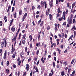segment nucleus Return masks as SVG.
<instances>
[{
    "label": "nucleus",
    "mask_w": 76,
    "mask_h": 76,
    "mask_svg": "<svg viewBox=\"0 0 76 76\" xmlns=\"http://www.w3.org/2000/svg\"><path fill=\"white\" fill-rule=\"evenodd\" d=\"M72 19H70V20H69V18H68L67 21H68V23L69 25H71L72 23Z\"/></svg>",
    "instance_id": "obj_1"
},
{
    "label": "nucleus",
    "mask_w": 76,
    "mask_h": 76,
    "mask_svg": "<svg viewBox=\"0 0 76 76\" xmlns=\"http://www.w3.org/2000/svg\"><path fill=\"white\" fill-rule=\"evenodd\" d=\"M61 1L62 3H63L64 2V0H56V4H57L58 3V2H59V3H60Z\"/></svg>",
    "instance_id": "obj_2"
},
{
    "label": "nucleus",
    "mask_w": 76,
    "mask_h": 76,
    "mask_svg": "<svg viewBox=\"0 0 76 76\" xmlns=\"http://www.w3.org/2000/svg\"><path fill=\"white\" fill-rule=\"evenodd\" d=\"M51 73H49V76H53V75H54V71H53V70L52 69L51 70Z\"/></svg>",
    "instance_id": "obj_3"
},
{
    "label": "nucleus",
    "mask_w": 76,
    "mask_h": 76,
    "mask_svg": "<svg viewBox=\"0 0 76 76\" xmlns=\"http://www.w3.org/2000/svg\"><path fill=\"white\" fill-rule=\"evenodd\" d=\"M58 13L57 14V16H56V18H57L58 17H59L60 16V13H61V11L60 10L59 11H58Z\"/></svg>",
    "instance_id": "obj_4"
},
{
    "label": "nucleus",
    "mask_w": 76,
    "mask_h": 76,
    "mask_svg": "<svg viewBox=\"0 0 76 76\" xmlns=\"http://www.w3.org/2000/svg\"><path fill=\"white\" fill-rule=\"evenodd\" d=\"M50 13V9H48V10H47L46 11V15H47L48 16V15H49V13ZM48 14V15H47Z\"/></svg>",
    "instance_id": "obj_5"
},
{
    "label": "nucleus",
    "mask_w": 76,
    "mask_h": 76,
    "mask_svg": "<svg viewBox=\"0 0 76 76\" xmlns=\"http://www.w3.org/2000/svg\"><path fill=\"white\" fill-rule=\"evenodd\" d=\"M26 34H24V35H23L22 39L24 40H26V38H25L26 37Z\"/></svg>",
    "instance_id": "obj_6"
},
{
    "label": "nucleus",
    "mask_w": 76,
    "mask_h": 76,
    "mask_svg": "<svg viewBox=\"0 0 76 76\" xmlns=\"http://www.w3.org/2000/svg\"><path fill=\"white\" fill-rule=\"evenodd\" d=\"M4 59L5 60V59H6L7 57H6V51H5L4 53V57H3Z\"/></svg>",
    "instance_id": "obj_7"
},
{
    "label": "nucleus",
    "mask_w": 76,
    "mask_h": 76,
    "mask_svg": "<svg viewBox=\"0 0 76 76\" xmlns=\"http://www.w3.org/2000/svg\"><path fill=\"white\" fill-rule=\"evenodd\" d=\"M11 30L12 32H15V28L14 26L12 27Z\"/></svg>",
    "instance_id": "obj_8"
},
{
    "label": "nucleus",
    "mask_w": 76,
    "mask_h": 76,
    "mask_svg": "<svg viewBox=\"0 0 76 76\" xmlns=\"http://www.w3.org/2000/svg\"><path fill=\"white\" fill-rule=\"evenodd\" d=\"M52 44V45H51V48H53V46H54V47H56V43Z\"/></svg>",
    "instance_id": "obj_9"
},
{
    "label": "nucleus",
    "mask_w": 76,
    "mask_h": 76,
    "mask_svg": "<svg viewBox=\"0 0 76 76\" xmlns=\"http://www.w3.org/2000/svg\"><path fill=\"white\" fill-rule=\"evenodd\" d=\"M1 48H3V46H4V42H2L1 43Z\"/></svg>",
    "instance_id": "obj_10"
},
{
    "label": "nucleus",
    "mask_w": 76,
    "mask_h": 76,
    "mask_svg": "<svg viewBox=\"0 0 76 76\" xmlns=\"http://www.w3.org/2000/svg\"><path fill=\"white\" fill-rule=\"evenodd\" d=\"M56 41H57V44L58 45L59 44V42H60V39H56Z\"/></svg>",
    "instance_id": "obj_11"
},
{
    "label": "nucleus",
    "mask_w": 76,
    "mask_h": 76,
    "mask_svg": "<svg viewBox=\"0 0 76 76\" xmlns=\"http://www.w3.org/2000/svg\"><path fill=\"white\" fill-rule=\"evenodd\" d=\"M29 64H26V70L28 71L29 70Z\"/></svg>",
    "instance_id": "obj_12"
},
{
    "label": "nucleus",
    "mask_w": 76,
    "mask_h": 76,
    "mask_svg": "<svg viewBox=\"0 0 76 76\" xmlns=\"http://www.w3.org/2000/svg\"><path fill=\"white\" fill-rule=\"evenodd\" d=\"M50 42L51 43V44H53V39L52 38V37H50Z\"/></svg>",
    "instance_id": "obj_13"
},
{
    "label": "nucleus",
    "mask_w": 76,
    "mask_h": 76,
    "mask_svg": "<svg viewBox=\"0 0 76 76\" xmlns=\"http://www.w3.org/2000/svg\"><path fill=\"white\" fill-rule=\"evenodd\" d=\"M4 47L5 48L6 47V46H7V42L6 41V40H4Z\"/></svg>",
    "instance_id": "obj_14"
},
{
    "label": "nucleus",
    "mask_w": 76,
    "mask_h": 76,
    "mask_svg": "<svg viewBox=\"0 0 76 76\" xmlns=\"http://www.w3.org/2000/svg\"><path fill=\"white\" fill-rule=\"evenodd\" d=\"M29 38H30V41H32L33 38L32 35H31L29 36Z\"/></svg>",
    "instance_id": "obj_15"
},
{
    "label": "nucleus",
    "mask_w": 76,
    "mask_h": 76,
    "mask_svg": "<svg viewBox=\"0 0 76 76\" xmlns=\"http://www.w3.org/2000/svg\"><path fill=\"white\" fill-rule=\"evenodd\" d=\"M41 60L42 62L43 63H44V62H45V61H44V58H43V57H42V58H41Z\"/></svg>",
    "instance_id": "obj_16"
},
{
    "label": "nucleus",
    "mask_w": 76,
    "mask_h": 76,
    "mask_svg": "<svg viewBox=\"0 0 76 76\" xmlns=\"http://www.w3.org/2000/svg\"><path fill=\"white\" fill-rule=\"evenodd\" d=\"M22 10H20L19 11V15H22Z\"/></svg>",
    "instance_id": "obj_17"
},
{
    "label": "nucleus",
    "mask_w": 76,
    "mask_h": 76,
    "mask_svg": "<svg viewBox=\"0 0 76 76\" xmlns=\"http://www.w3.org/2000/svg\"><path fill=\"white\" fill-rule=\"evenodd\" d=\"M63 64L64 65V66H66V65L67 64V61H65L64 62Z\"/></svg>",
    "instance_id": "obj_18"
},
{
    "label": "nucleus",
    "mask_w": 76,
    "mask_h": 76,
    "mask_svg": "<svg viewBox=\"0 0 76 76\" xmlns=\"http://www.w3.org/2000/svg\"><path fill=\"white\" fill-rule=\"evenodd\" d=\"M44 25V21H42L40 23V26H42Z\"/></svg>",
    "instance_id": "obj_19"
},
{
    "label": "nucleus",
    "mask_w": 76,
    "mask_h": 76,
    "mask_svg": "<svg viewBox=\"0 0 76 76\" xmlns=\"http://www.w3.org/2000/svg\"><path fill=\"white\" fill-rule=\"evenodd\" d=\"M49 19H50V20H52V15H51V14H49Z\"/></svg>",
    "instance_id": "obj_20"
},
{
    "label": "nucleus",
    "mask_w": 76,
    "mask_h": 76,
    "mask_svg": "<svg viewBox=\"0 0 76 76\" xmlns=\"http://www.w3.org/2000/svg\"><path fill=\"white\" fill-rule=\"evenodd\" d=\"M66 13V12H65V11H64L63 12V15H62V16H63V17L66 16V15H65Z\"/></svg>",
    "instance_id": "obj_21"
},
{
    "label": "nucleus",
    "mask_w": 76,
    "mask_h": 76,
    "mask_svg": "<svg viewBox=\"0 0 76 76\" xmlns=\"http://www.w3.org/2000/svg\"><path fill=\"white\" fill-rule=\"evenodd\" d=\"M61 75L62 76H64V75H65V74H64V72L62 71V72H61Z\"/></svg>",
    "instance_id": "obj_22"
},
{
    "label": "nucleus",
    "mask_w": 76,
    "mask_h": 76,
    "mask_svg": "<svg viewBox=\"0 0 76 76\" xmlns=\"http://www.w3.org/2000/svg\"><path fill=\"white\" fill-rule=\"evenodd\" d=\"M73 29H74V30H76V28L75 27V26H73L72 28L71 29V30H73Z\"/></svg>",
    "instance_id": "obj_23"
},
{
    "label": "nucleus",
    "mask_w": 76,
    "mask_h": 76,
    "mask_svg": "<svg viewBox=\"0 0 76 76\" xmlns=\"http://www.w3.org/2000/svg\"><path fill=\"white\" fill-rule=\"evenodd\" d=\"M26 42V41L25 40H23L22 41V43L23 45H25V43Z\"/></svg>",
    "instance_id": "obj_24"
},
{
    "label": "nucleus",
    "mask_w": 76,
    "mask_h": 76,
    "mask_svg": "<svg viewBox=\"0 0 76 76\" xmlns=\"http://www.w3.org/2000/svg\"><path fill=\"white\" fill-rule=\"evenodd\" d=\"M71 70H72V69L71 68L68 69V73H69V74H70V71H71Z\"/></svg>",
    "instance_id": "obj_25"
},
{
    "label": "nucleus",
    "mask_w": 76,
    "mask_h": 76,
    "mask_svg": "<svg viewBox=\"0 0 76 76\" xmlns=\"http://www.w3.org/2000/svg\"><path fill=\"white\" fill-rule=\"evenodd\" d=\"M53 67L55 68V66H56V63H55V62H53Z\"/></svg>",
    "instance_id": "obj_26"
},
{
    "label": "nucleus",
    "mask_w": 76,
    "mask_h": 76,
    "mask_svg": "<svg viewBox=\"0 0 76 76\" xmlns=\"http://www.w3.org/2000/svg\"><path fill=\"white\" fill-rule=\"evenodd\" d=\"M67 7H71V6L70 5V3L68 2L67 3Z\"/></svg>",
    "instance_id": "obj_27"
},
{
    "label": "nucleus",
    "mask_w": 76,
    "mask_h": 76,
    "mask_svg": "<svg viewBox=\"0 0 76 76\" xmlns=\"http://www.w3.org/2000/svg\"><path fill=\"white\" fill-rule=\"evenodd\" d=\"M57 51H58L59 54H60L61 53H60V52L61 51V50H60V49H58V48H57Z\"/></svg>",
    "instance_id": "obj_28"
},
{
    "label": "nucleus",
    "mask_w": 76,
    "mask_h": 76,
    "mask_svg": "<svg viewBox=\"0 0 76 76\" xmlns=\"http://www.w3.org/2000/svg\"><path fill=\"white\" fill-rule=\"evenodd\" d=\"M41 5L43 7V6L44 5V2L43 1H41Z\"/></svg>",
    "instance_id": "obj_29"
},
{
    "label": "nucleus",
    "mask_w": 76,
    "mask_h": 76,
    "mask_svg": "<svg viewBox=\"0 0 76 76\" xmlns=\"http://www.w3.org/2000/svg\"><path fill=\"white\" fill-rule=\"evenodd\" d=\"M64 33H62L61 37L63 38H64Z\"/></svg>",
    "instance_id": "obj_30"
},
{
    "label": "nucleus",
    "mask_w": 76,
    "mask_h": 76,
    "mask_svg": "<svg viewBox=\"0 0 76 76\" xmlns=\"http://www.w3.org/2000/svg\"><path fill=\"white\" fill-rule=\"evenodd\" d=\"M63 20V17H61V18H58L59 21H61Z\"/></svg>",
    "instance_id": "obj_31"
},
{
    "label": "nucleus",
    "mask_w": 76,
    "mask_h": 76,
    "mask_svg": "<svg viewBox=\"0 0 76 76\" xmlns=\"http://www.w3.org/2000/svg\"><path fill=\"white\" fill-rule=\"evenodd\" d=\"M19 38H18V39H20V37H21V34L20 33V34H19Z\"/></svg>",
    "instance_id": "obj_32"
},
{
    "label": "nucleus",
    "mask_w": 76,
    "mask_h": 76,
    "mask_svg": "<svg viewBox=\"0 0 76 76\" xmlns=\"http://www.w3.org/2000/svg\"><path fill=\"white\" fill-rule=\"evenodd\" d=\"M73 18V14H71L70 15V19H72Z\"/></svg>",
    "instance_id": "obj_33"
},
{
    "label": "nucleus",
    "mask_w": 76,
    "mask_h": 76,
    "mask_svg": "<svg viewBox=\"0 0 76 76\" xmlns=\"http://www.w3.org/2000/svg\"><path fill=\"white\" fill-rule=\"evenodd\" d=\"M74 61H75V59H73L72 60V61L71 62V64H73V63H74Z\"/></svg>",
    "instance_id": "obj_34"
},
{
    "label": "nucleus",
    "mask_w": 76,
    "mask_h": 76,
    "mask_svg": "<svg viewBox=\"0 0 76 76\" xmlns=\"http://www.w3.org/2000/svg\"><path fill=\"white\" fill-rule=\"evenodd\" d=\"M15 51V49H12L11 53H13L14 51Z\"/></svg>",
    "instance_id": "obj_35"
},
{
    "label": "nucleus",
    "mask_w": 76,
    "mask_h": 76,
    "mask_svg": "<svg viewBox=\"0 0 76 76\" xmlns=\"http://www.w3.org/2000/svg\"><path fill=\"white\" fill-rule=\"evenodd\" d=\"M76 31H74V37H76Z\"/></svg>",
    "instance_id": "obj_36"
},
{
    "label": "nucleus",
    "mask_w": 76,
    "mask_h": 76,
    "mask_svg": "<svg viewBox=\"0 0 76 76\" xmlns=\"http://www.w3.org/2000/svg\"><path fill=\"white\" fill-rule=\"evenodd\" d=\"M14 18H16V12H15L14 14Z\"/></svg>",
    "instance_id": "obj_37"
},
{
    "label": "nucleus",
    "mask_w": 76,
    "mask_h": 76,
    "mask_svg": "<svg viewBox=\"0 0 76 76\" xmlns=\"http://www.w3.org/2000/svg\"><path fill=\"white\" fill-rule=\"evenodd\" d=\"M16 36H15L14 38H12V40H13V41H15L16 40Z\"/></svg>",
    "instance_id": "obj_38"
},
{
    "label": "nucleus",
    "mask_w": 76,
    "mask_h": 76,
    "mask_svg": "<svg viewBox=\"0 0 76 76\" xmlns=\"http://www.w3.org/2000/svg\"><path fill=\"white\" fill-rule=\"evenodd\" d=\"M26 18V17H25L23 16V17L22 18V22H23V21H24L25 18Z\"/></svg>",
    "instance_id": "obj_39"
},
{
    "label": "nucleus",
    "mask_w": 76,
    "mask_h": 76,
    "mask_svg": "<svg viewBox=\"0 0 76 76\" xmlns=\"http://www.w3.org/2000/svg\"><path fill=\"white\" fill-rule=\"evenodd\" d=\"M12 66H13V67L15 69V68L16 67V65H15V64H13L12 65Z\"/></svg>",
    "instance_id": "obj_40"
},
{
    "label": "nucleus",
    "mask_w": 76,
    "mask_h": 76,
    "mask_svg": "<svg viewBox=\"0 0 76 76\" xmlns=\"http://www.w3.org/2000/svg\"><path fill=\"white\" fill-rule=\"evenodd\" d=\"M31 60V58L30 57L28 59V63H29V61Z\"/></svg>",
    "instance_id": "obj_41"
},
{
    "label": "nucleus",
    "mask_w": 76,
    "mask_h": 76,
    "mask_svg": "<svg viewBox=\"0 0 76 76\" xmlns=\"http://www.w3.org/2000/svg\"><path fill=\"white\" fill-rule=\"evenodd\" d=\"M44 3L45 4V8H47V3H46V2H44Z\"/></svg>",
    "instance_id": "obj_42"
},
{
    "label": "nucleus",
    "mask_w": 76,
    "mask_h": 76,
    "mask_svg": "<svg viewBox=\"0 0 76 76\" xmlns=\"http://www.w3.org/2000/svg\"><path fill=\"white\" fill-rule=\"evenodd\" d=\"M37 58H37V57H35L34 58V60L36 61H37Z\"/></svg>",
    "instance_id": "obj_43"
},
{
    "label": "nucleus",
    "mask_w": 76,
    "mask_h": 76,
    "mask_svg": "<svg viewBox=\"0 0 76 76\" xmlns=\"http://www.w3.org/2000/svg\"><path fill=\"white\" fill-rule=\"evenodd\" d=\"M15 4H16V0H15L14 1V3L13 5V6H15Z\"/></svg>",
    "instance_id": "obj_44"
},
{
    "label": "nucleus",
    "mask_w": 76,
    "mask_h": 76,
    "mask_svg": "<svg viewBox=\"0 0 76 76\" xmlns=\"http://www.w3.org/2000/svg\"><path fill=\"white\" fill-rule=\"evenodd\" d=\"M47 30H50V27L49 26L47 27Z\"/></svg>",
    "instance_id": "obj_45"
},
{
    "label": "nucleus",
    "mask_w": 76,
    "mask_h": 76,
    "mask_svg": "<svg viewBox=\"0 0 76 76\" xmlns=\"http://www.w3.org/2000/svg\"><path fill=\"white\" fill-rule=\"evenodd\" d=\"M24 17H25L26 18V16H27V13H26L23 16Z\"/></svg>",
    "instance_id": "obj_46"
},
{
    "label": "nucleus",
    "mask_w": 76,
    "mask_h": 76,
    "mask_svg": "<svg viewBox=\"0 0 76 76\" xmlns=\"http://www.w3.org/2000/svg\"><path fill=\"white\" fill-rule=\"evenodd\" d=\"M27 49H28V48H27V47H26L25 52H27Z\"/></svg>",
    "instance_id": "obj_47"
},
{
    "label": "nucleus",
    "mask_w": 76,
    "mask_h": 76,
    "mask_svg": "<svg viewBox=\"0 0 76 76\" xmlns=\"http://www.w3.org/2000/svg\"><path fill=\"white\" fill-rule=\"evenodd\" d=\"M38 39H40V37H41V36H40V34H39L38 35Z\"/></svg>",
    "instance_id": "obj_48"
},
{
    "label": "nucleus",
    "mask_w": 76,
    "mask_h": 76,
    "mask_svg": "<svg viewBox=\"0 0 76 76\" xmlns=\"http://www.w3.org/2000/svg\"><path fill=\"white\" fill-rule=\"evenodd\" d=\"M21 55H23V56H24V55H25V53L24 52L22 51L21 53Z\"/></svg>",
    "instance_id": "obj_49"
},
{
    "label": "nucleus",
    "mask_w": 76,
    "mask_h": 76,
    "mask_svg": "<svg viewBox=\"0 0 76 76\" xmlns=\"http://www.w3.org/2000/svg\"><path fill=\"white\" fill-rule=\"evenodd\" d=\"M76 22V20H75V19L74 18L73 20V23H75Z\"/></svg>",
    "instance_id": "obj_50"
},
{
    "label": "nucleus",
    "mask_w": 76,
    "mask_h": 76,
    "mask_svg": "<svg viewBox=\"0 0 76 76\" xmlns=\"http://www.w3.org/2000/svg\"><path fill=\"white\" fill-rule=\"evenodd\" d=\"M9 61H7V66H9Z\"/></svg>",
    "instance_id": "obj_51"
},
{
    "label": "nucleus",
    "mask_w": 76,
    "mask_h": 76,
    "mask_svg": "<svg viewBox=\"0 0 76 76\" xmlns=\"http://www.w3.org/2000/svg\"><path fill=\"white\" fill-rule=\"evenodd\" d=\"M75 4L74 3L72 4V8H73V7H75Z\"/></svg>",
    "instance_id": "obj_52"
},
{
    "label": "nucleus",
    "mask_w": 76,
    "mask_h": 76,
    "mask_svg": "<svg viewBox=\"0 0 76 76\" xmlns=\"http://www.w3.org/2000/svg\"><path fill=\"white\" fill-rule=\"evenodd\" d=\"M20 63H21V61H20H20H18V66H20Z\"/></svg>",
    "instance_id": "obj_53"
},
{
    "label": "nucleus",
    "mask_w": 76,
    "mask_h": 76,
    "mask_svg": "<svg viewBox=\"0 0 76 76\" xmlns=\"http://www.w3.org/2000/svg\"><path fill=\"white\" fill-rule=\"evenodd\" d=\"M57 28H58V27L57 26L55 27V30L56 31H57Z\"/></svg>",
    "instance_id": "obj_54"
},
{
    "label": "nucleus",
    "mask_w": 76,
    "mask_h": 76,
    "mask_svg": "<svg viewBox=\"0 0 76 76\" xmlns=\"http://www.w3.org/2000/svg\"><path fill=\"white\" fill-rule=\"evenodd\" d=\"M12 57L13 58H15V54H13L12 56Z\"/></svg>",
    "instance_id": "obj_55"
},
{
    "label": "nucleus",
    "mask_w": 76,
    "mask_h": 76,
    "mask_svg": "<svg viewBox=\"0 0 76 76\" xmlns=\"http://www.w3.org/2000/svg\"><path fill=\"white\" fill-rule=\"evenodd\" d=\"M18 33H19V32L18 31H17L16 33V34L15 35L16 36H15V37H18Z\"/></svg>",
    "instance_id": "obj_56"
},
{
    "label": "nucleus",
    "mask_w": 76,
    "mask_h": 76,
    "mask_svg": "<svg viewBox=\"0 0 76 76\" xmlns=\"http://www.w3.org/2000/svg\"><path fill=\"white\" fill-rule=\"evenodd\" d=\"M41 20L40 19L39 20L38 22V25H39V23H41Z\"/></svg>",
    "instance_id": "obj_57"
},
{
    "label": "nucleus",
    "mask_w": 76,
    "mask_h": 76,
    "mask_svg": "<svg viewBox=\"0 0 76 76\" xmlns=\"http://www.w3.org/2000/svg\"><path fill=\"white\" fill-rule=\"evenodd\" d=\"M53 6V3H51V4L50 5V8H51V7H52Z\"/></svg>",
    "instance_id": "obj_58"
},
{
    "label": "nucleus",
    "mask_w": 76,
    "mask_h": 76,
    "mask_svg": "<svg viewBox=\"0 0 76 76\" xmlns=\"http://www.w3.org/2000/svg\"><path fill=\"white\" fill-rule=\"evenodd\" d=\"M35 70L36 71V72H38V68L37 67H36L35 68Z\"/></svg>",
    "instance_id": "obj_59"
},
{
    "label": "nucleus",
    "mask_w": 76,
    "mask_h": 76,
    "mask_svg": "<svg viewBox=\"0 0 76 76\" xmlns=\"http://www.w3.org/2000/svg\"><path fill=\"white\" fill-rule=\"evenodd\" d=\"M28 9V7H26V8H24V10L26 11H27V10Z\"/></svg>",
    "instance_id": "obj_60"
},
{
    "label": "nucleus",
    "mask_w": 76,
    "mask_h": 76,
    "mask_svg": "<svg viewBox=\"0 0 76 76\" xmlns=\"http://www.w3.org/2000/svg\"><path fill=\"white\" fill-rule=\"evenodd\" d=\"M69 38L71 40L72 39V38H73V35H72L70 37H69Z\"/></svg>",
    "instance_id": "obj_61"
},
{
    "label": "nucleus",
    "mask_w": 76,
    "mask_h": 76,
    "mask_svg": "<svg viewBox=\"0 0 76 76\" xmlns=\"http://www.w3.org/2000/svg\"><path fill=\"white\" fill-rule=\"evenodd\" d=\"M67 35L66 34H65V38H67Z\"/></svg>",
    "instance_id": "obj_62"
},
{
    "label": "nucleus",
    "mask_w": 76,
    "mask_h": 76,
    "mask_svg": "<svg viewBox=\"0 0 76 76\" xmlns=\"http://www.w3.org/2000/svg\"><path fill=\"white\" fill-rule=\"evenodd\" d=\"M35 7L34 6H32V10H34V9H35Z\"/></svg>",
    "instance_id": "obj_63"
},
{
    "label": "nucleus",
    "mask_w": 76,
    "mask_h": 76,
    "mask_svg": "<svg viewBox=\"0 0 76 76\" xmlns=\"http://www.w3.org/2000/svg\"><path fill=\"white\" fill-rule=\"evenodd\" d=\"M6 19H7V17H6V15H5L4 18V20H6Z\"/></svg>",
    "instance_id": "obj_64"
}]
</instances>
